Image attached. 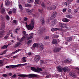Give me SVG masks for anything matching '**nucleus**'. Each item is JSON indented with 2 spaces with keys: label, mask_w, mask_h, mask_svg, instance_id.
I'll return each instance as SVG.
<instances>
[{
  "label": "nucleus",
  "mask_w": 79,
  "mask_h": 79,
  "mask_svg": "<svg viewBox=\"0 0 79 79\" xmlns=\"http://www.w3.org/2000/svg\"><path fill=\"white\" fill-rule=\"evenodd\" d=\"M69 75L72 76L73 77H76V74L72 72H71L69 73Z\"/></svg>",
  "instance_id": "obj_8"
},
{
  "label": "nucleus",
  "mask_w": 79,
  "mask_h": 79,
  "mask_svg": "<svg viewBox=\"0 0 79 79\" xmlns=\"http://www.w3.org/2000/svg\"><path fill=\"white\" fill-rule=\"evenodd\" d=\"M67 1L68 2H72L73 1V0H67Z\"/></svg>",
  "instance_id": "obj_58"
},
{
  "label": "nucleus",
  "mask_w": 79,
  "mask_h": 79,
  "mask_svg": "<svg viewBox=\"0 0 79 79\" xmlns=\"http://www.w3.org/2000/svg\"><path fill=\"white\" fill-rule=\"evenodd\" d=\"M26 36H23V37L20 40H19V42H22L23 40V39H26Z\"/></svg>",
  "instance_id": "obj_30"
},
{
  "label": "nucleus",
  "mask_w": 79,
  "mask_h": 79,
  "mask_svg": "<svg viewBox=\"0 0 79 79\" xmlns=\"http://www.w3.org/2000/svg\"><path fill=\"white\" fill-rule=\"evenodd\" d=\"M65 17L67 18H69V19H71L73 18V16L71 15H65Z\"/></svg>",
  "instance_id": "obj_17"
},
{
  "label": "nucleus",
  "mask_w": 79,
  "mask_h": 79,
  "mask_svg": "<svg viewBox=\"0 0 79 79\" xmlns=\"http://www.w3.org/2000/svg\"><path fill=\"white\" fill-rule=\"evenodd\" d=\"M62 11L63 13H65L66 11V9H64Z\"/></svg>",
  "instance_id": "obj_52"
},
{
  "label": "nucleus",
  "mask_w": 79,
  "mask_h": 79,
  "mask_svg": "<svg viewBox=\"0 0 79 79\" xmlns=\"http://www.w3.org/2000/svg\"><path fill=\"white\" fill-rule=\"evenodd\" d=\"M26 12H27L29 14V15H32V10H30L28 9H27L26 10Z\"/></svg>",
  "instance_id": "obj_14"
},
{
  "label": "nucleus",
  "mask_w": 79,
  "mask_h": 79,
  "mask_svg": "<svg viewBox=\"0 0 79 79\" xmlns=\"http://www.w3.org/2000/svg\"><path fill=\"white\" fill-rule=\"evenodd\" d=\"M23 34L24 35L23 36H26V38L27 37V36L28 35V34H26V31H23Z\"/></svg>",
  "instance_id": "obj_27"
},
{
  "label": "nucleus",
  "mask_w": 79,
  "mask_h": 79,
  "mask_svg": "<svg viewBox=\"0 0 79 79\" xmlns=\"http://www.w3.org/2000/svg\"><path fill=\"white\" fill-rule=\"evenodd\" d=\"M57 69L59 71V72H61L62 71V69L61 67L60 66H59L57 67Z\"/></svg>",
  "instance_id": "obj_21"
},
{
  "label": "nucleus",
  "mask_w": 79,
  "mask_h": 79,
  "mask_svg": "<svg viewBox=\"0 0 79 79\" xmlns=\"http://www.w3.org/2000/svg\"><path fill=\"white\" fill-rule=\"evenodd\" d=\"M39 0H35V4H37V3H38V2H39Z\"/></svg>",
  "instance_id": "obj_53"
},
{
  "label": "nucleus",
  "mask_w": 79,
  "mask_h": 79,
  "mask_svg": "<svg viewBox=\"0 0 79 79\" xmlns=\"http://www.w3.org/2000/svg\"><path fill=\"white\" fill-rule=\"evenodd\" d=\"M32 38V37H31V36H29L27 38V40H30V39H31Z\"/></svg>",
  "instance_id": "obj_43"
},
{
  "label": "nucleus",
  "mask_w": 79,
  "mask_h": 79,
  "mask_svg": "<svg viewBox=\"0 0 79 79\" xmlns=\"http://www.w3.org/2000/svg\"><path fill=\"white\" fill-rule=\"evenodd\" d=\"M25 7H28L29 8H30L31 7V5L30 4H26L25 5Z\"/></svg>",
  "instance_id": "obj_23"
},
{
  "label": "nucleus",
  "mask_w": 79,
  "mask_h": 79,
  "mask_svg": "<svg viewBox=\"0 0 79 79\" xmlns=\"http://www.w3.org/2000/svg\"><path fill=\"white\" fill-rule=\"evenodd\" d=\"M64 63H68L69 62V61L68 60H65L64 61Z\"/></svg>",
  "instance_id": "obj_54"
},
{
  "label": "nucleus",
  "mask_w": 79,
  "mask_h": 79,
  "mask_svg": "<svg viewBox=\"0 0 79 79\" xmlns=\"http://www.w3.org/2000/svg\"><path fill=\"white\" fill-rule=\"evenodd\" d=\"M62 21H63V22H64L65 23H68V22H69V20L66 18H64L63 19Z\"/></svg>",
  "instance_id": "obj_11"
},
{
  "label": "nucleus",
  "mask_w": 79,
  "mask_h": 79,
  "mask_svg": "<svg viewBox=\"0 0 79 79\" xmlns=\"http://www.w3.org/2000/svg\"><path fill=\"white\" fill-rule=\"evenodd\" d=\"M57 40L55 39H53L52 42V44H55L57 43Z\"/></svg>",
  "instance_id": "obj_29"
},
{
  "label": "nucleus",
  "mask_w": 79,
  "mask_h": 79,
  "mask_svg": "<svg viewBox=\"0 0 79 79\" xmlns=\"http://www.w3.org/2000/svg\"><path fill=\"white\" fill-rule=\"evenodd\" d=\"M62 69L65 73L66 72H68L69 71V69L68 68H64Z\"/></svg>",
  "instance_id": "obj_16"
},
{
  "label": "nucleus",
  "mask_w": 79,
  "mask_h": 79,
  "mask_svg": "<svg viewBox=\"0 0 79 79\" xmlns=\"http://www.w3.org/2000/svg\"><path fill=\"white\" fill-rule=\"evenodd\" d=\"M38 46L40 47V50L41 51L44 49V45L42 44V43H40L38 44Z\"/></svg>",
  "instance_id": "obj_5"
},
{
  "label": "nucleus",
  "mask_w": 79,
  "mask_h": 79,
  "mask_svg": "<svg viewBox=\"0 0 79 79\" xmlns=\"http://www.w3.org/2000/svg\"><path fill=\"white\" fill-rule=\"evenodd\" d=\"M29 36L30 37H32V38L34 36V34L33 33H31L29 35Z\"/></svg>",
  "instance_id": "obj_42"
},
{
  "label": "nucleus",
  "mask_w": 79,
  "mask_h": 79,
  "mask_svg": "<svg viewBox=\"0 0 79 79\" xmlns=\"http://www.w3.org/2000/svg\"><path fill=\"white\" fill-rule=\"evenodd\" d=\"M45 64V61L44 60H40V65H42V64Z\"/></svg>",
  "instance_id": "obj_24"
},
{
  "label": "nucleus",
  "mask_w": 79,
  "mask_h": 79,
  "mask_svg": "<svg viewBox=\"0 0 79 79\" xmlns=\"http://www.w3.org/2000/svg\"><path fill=\"white\" fill-rule=\"evenodd\" d=\"M31 42H32V40H30L28 41V42L27 43V44H31Z\"/></svg>",
  "instance_id": "obj_56"
},
{
  "label": "nucleus",
  "mask_w": 79,
  "mask_h": 79,
  "mask_svg": "<svg viewBox=\"0 0 79 79\" xmlns=\"http://www.w3.org/2000/svg\"><path fill=\"white\" fill-rule=\"evenodd\" d=\"M41 5L44 8H45V3L44 2H42V4H41Z\"/></svg>",
  "instance_id": "obj_32"
},
{
  "label": "nucleus",
  "mask_w": 79,
  "mask_h": 79,
  "mask_svg": "<svg viewBox=\"0 0 79 79\" xmlns=\"http://www.w3.org/2000/svg\"><path fill=\"white\" fill-rule=\"evenodd\" d=\"M31 69L32 70V71H35V72H36V73H38V72H39V70H38L37 69H35V68L33 67H31Z\"/></svg>",
  "instance_id": "obj_10"
},
{
  "label": "nucleus",
  "mask_w": 79,
  "mask_h": 79,
  "mask_svg": "<svg viewBox=\"0 0 79 79\" xmlns=\"http://www.w3.org/2000/svg\"><path fill=\"white\" fill-rule=\"evenodd\" d=\"M4 33L5 32L4 31H1V33H0L1 34V36H3V35H4Z\"/></svg>",
  "instance_id": "obj_41"
},
{
  "label": "nucleus",
  "mask_w": 79,
  "mask_h": 79,
  "mask_svg": "<svg viewBox=\"0 0 79 79\" xmlns=\"http://www.w3.org/2000/svg\"><path fill=\"white\" fill-rule=\"evenodd\" d=\"M22 50V49H17V50H16L15 51V53H18V52H19V51H21Z\"/></svg>",
  "instance_id": "obj_33"
},
{
  "label": "nucleus",
  "mask_w": 79,
  "mask_h": 79,
  "mask_svg": "<svg viewBox=\"0 0 79 79\" xmlns=\"http://www.w3.org/2000/svg\"><path fill=\"white\" fill-rule=\"evenodd\" d=\"M49 39V36H45L44 38L45 40H47V39Z\"/></svg>",
  "instance_id": "obj_45"
},
{
  "label": "nucleus",
  "mask_w": 79,
  "mask_h": 79,
  "mask_svg": "<svg viewBox=\"0 0 79 79\" xmlns=\"http://www.w3.org/2000/svg\"><path fill=\"white\" fill-rule=\"evenodd\" d=\"M6 53V51H4L3 52H1L0 54V55H5Z\"/></svg>",
  "instance_id": "obj_38"
},
{
  "label": "nucleus",
  "mask_w": 79,
  "mask_h": 79,
  "mask_svg": "<svg viewBox=\"0 0 79 79\" xmlns=\"http://www.w3.org/2000/svg\"><path fill=\"white\" fill-rule=\"evenodd\" d=\"M65 39L67 42H70L71 41V40H72L73 39L72 38H71V37H66L65 38Z\"/></svg>",
  "instance_id": "obj_12"
},
{
  "label": "nucleus",
  "mask_w": 79,
  "mask_h": 79,
  "mask_svg": "<svg viewBox=\"0 0 79 79\" xmlns=\"http://www.w3.org/2000/svg\"><path fill=\"white\" fill-rule=\"evenodd\" d=\"M18 76L19 77H28L29 78H32L38 77V75L35 74H30L29 75L20 74L18 75Z\"/></svg>",
  "instance_id": "obj_1"
},
{
  "label": "nucleus",
  "mask_w": 79,
  "mask_h": 79,
  "mask_svg": "<svg viewBox=\"0 0 79 79\" xmlns=\"http://www.w3.org/2000/svg\"><path fill=\"white\" fill-rule=\"evenodd\" d=\"M3 24L2 25V26L3 27L2 28H1L2 29H4V27H5V23L3 22Z\"/></svg>",
  "instance_id": "obj_51"
},
{
  "label": "nucleus",
  "mask_w": 79,
  "mask_h": 79,
  "mask_svg": "<svg viewBox=\"0 0 79 79\" xmlns=\"http://www.w3.org/2000/svg\"><path fill=\"white\" fill-rule=\"evenodd\" d=\"M79 10V9H76L74 10V13H77V11Z\"/></svg>",
  "instance_id": "obj_49"
},
{
  "label": "nucleus",
  "mask_w": 79,
  "mask_h": 79,
  "mask_svg": "<svg viewBox=\"0 0 79 79\" xmlns=\"http://www.w3.org/2000/svg\"><path fill=\"white\" fill-rule=\"evenodd\" d=\"M20 31V28H17L15 30V33H17L18 32V31Z\"/></svg>",
  "instance_id": "obj_28"
},
{
  "label": "nucleus",
  "mask_w": 79,
  "mask_h": 79,
  "mask_svg": "<svg viewBox=\"0 0 79 79\" xmlns=\"http://www.w3.org/2000/svg\"><path fill=\"white\" fill-rule=\"evenodd\" d=\"M8 47V46L7 45H5L2 46L1 48V49H5V48H6Z\"/></svg>",
  "instance_id": "obj_22"
},
{
  "label": "nucleus",
  "mask_w": 79,
  "mask_h": 79,
  "mask_svg": "<svg viewBox=\"0 0 79 79\" xmlns=\"http://www.w3.org/2000/svg\"><path fill=\"white\" fill-rule=\"evenodd\" d=\"M0 64L1 66H3V62L2 60H0Z\"/></svg>",
  "instance_id": "obj_39"
},
{
  "label": "nucleus",
  "mask_w": 79,
  "mask_h": 79,
  "mask_svg": "<svg viewBox=\"0 0 79 79\" xmlns=\"http://www.w3.org/2000/svg\"><path fill=\"white\" fill-rule=\"evenodd\" d=\"M8 13L9 15H11L12 13V11L10 10L9 11Z\"/></svg>",
  "instance_id": "obj_55"
},
{
  "label": "nucleus",
  "mask_w": 79,
  "mask_h": 79,
  "mask_svg": "<svg viewBox=\"0 0 79 79\" xmlns=\"http://www.w3.org/2000/svg\"><path fill=\"white\" fill-rule=\"evenodd\" d=\"M68 11L69 13H71V10L70 9H68Z\"/></svg>",
  "instance_id": "obj_47"
},
{
  "label": "nucleus",
  "mask_w": 79,
  "mask_h": 79,
  "mask_svg": "<svg viewBox=\"0 0 79 79\" xmlns=\"http://www.w3.org/2000/svg\"><path fill=\"white\" fill-rule=\"evenodd\" d=\"M60 26L61 28H64V27H66L67 25L66 24L63 23H61L60 24Z\"/></svg>",
  "instance_id": "obj_9"
},
{
  "label": "nucleus",
  "mask_w": 79,
  "mask_h": 79,
  "mask_svg": "<svg viewBox=\"0 0 79 79\" xmlns=\"http://www.w3.org/2000/svg\"><path fill=\"white\" fill-rule=\"evenodd\" d=\"M37 70L38 71L39 70V71H43L42 69H41L40 68H38Z\"/></svg>",
  "instance_id": "obj_46"
},
{
  "label": "nucleus",
  "mask_w": 79,
  "mask_h": 79,
  "mask_svg": "<svg viewBox=\"0 0 79 79\" xmlns=\"http://www.w3.org/2000/svg\"><path fill=\"white\" fill-rule=\"evenodd\" d=\"M49 21H50V19L48 18L47 19L46 22L47 23H49Z\"/></svg>",
  "instance_id": "obj_61"
},
{
  "label": "nucleus",
  "mask_w": 79,
  "mask_h": 79,
  "mask_svg": "<svg viewBox=\"0 0 79 79\" xmlns=\"http://www.w3.org/2000/svg\"><path fill=\"white\" fill-rule=\"evenodd\" d=\"M56 6H52V7H50V10H55V9L56 8Z\"/></svg>",
  "instance_id": "obj_18"
},
{
  "label": "nucleus",
  "mask_w": 79,
  "mask_h": 79,
  "mask_svg": "<svg viewBox=\"0 0 79 79\" xmlns=\"http://www.w3.org/2000/svg\"><path fill=\"white\" fill-rule=\"evenodd\" d=\"M18 47V45L16 44L14 45V48H16V47Z\"/></svg>",
  "instance_id": "obj_59"
},
{
  "label": "nucleus",
  "mask_w": 79,
  "mask_h": 79,
  "mask_svg": "<svg viewBox=\"0 0 79 79\" xmlns=\"http://www.w3.org/2000/svg\"><path fill=\"white\" fill-rule=\"evenodd\" d=\"M38 45V44L37 43H35L33 45V48H35ZM32 47L31 49L32 50L33 47Z\"/></svg>",
  "instance_id": "obj_26"
},
{
  "label": "nucleus",
  "mask_w": 79,
  "mask_h": 79,
  "mask_svg": "<svg viewBox=\"0 0 79 79\" xmlns=\"http://www.w3.org/2000/svg\"><path fill=\"white\" fill-rule=\"evenodd\" d=\"M34 1H33V0H27V2L28 3H32Z\"/></svg>",
  "instance_id": "obj_40"
},
{
  "label": "nucleus",
  "mask_w": 79,
  "mask_h": 79,
  "mask_svg": "<svg viewBox=\"0 0 79 79\" xmlns=\"http://www.w3.org/2000/svg\"><path fill=\"white\" fill-rule=\"evenodd\" d=\"M38 11H39L40 13H43V10L39 9Z\"/></svg>",
  "instance_id": "obj_44"
},
{
  "label": "nucleus",
  "mask_w": 79,
  "mask_h": 79,
  "mask_svg": "<svg viewBox=\"0 0 79 79\" xmlns=\"http://www.w3.org/2000/svg\"><path fill=\"white\" fill-rule=\"evenodd\" d=\"M22 60L23 62L24 63H26L27 60H26V57H24L22 58Z\"/></svg>",
  "instance_id": "obj_19"
},
{
  "label": "nucleus",
  "mask_w": 79,
  "mask_h": 79,
  "mask_svg": "<svg viewBox=\"0 0 79 79\" xmlns=\"http://www.w3.org/2000/svg\"><path fill=\"white\" fill-rule=\"evenodd\" d=\"M32 55V53L31 52H28V55L30 56Z\"/></svg>",
  "instance_id": "obj_62"
},
{
  "label": "nucleus",
  "mask_w": 79,
  "mask_h": 79,
  "mask_svg": "<svg viewBox=\"0 0 79 79\" xmlns=\"http://www.w3.org/2000/svg\"><path fill=\"white\" fill-rule=\"evenodd\" d=\"M27 18H25L24 19V21H27Z\"/></svg>",
  "instance_id": "obj_64"
},
{
  "label": "nucleus",
  "mask_w": 79,
  "mask_h": 79,
  "mask_svg": "<svg viewBox=\"0 0 79 79\" xmlns=\"http://www.w3.org/2000/svg\"><path fill=\"white\" fill-rule=\"evenodd\" d=\"M34 19H32L31 20V22L30 25H27V28L28 30L29 31H31L34 29Z\"/></svg>",
  "instance_id": "obj_2"
},
{
  "label": "nucleus",
  "mask_w": 79,
  "mask_h": 79,
  "mask_svg": "<svg viewBox=\"0 0 79 79\" xmlns=\"http://www.w3.org/2000/svg\"><path fill=\"white\" fill-rule=\"evenodd\" d=\"M10 1L8 0H6L5 2V5L6 6H8L9 5H10Z\"/></svg>",
  "instance_id": "obj_13"
},
{
  "label": "nucleus",
  "mask_w": 79,
  "mask_h": 79,
  "mask_svg": "<svg viewBox=\"0 0 79 79\" xmlns=\"http://www.w3.org/2000/svg\"><path fill=\"white\" fill-rule=\"evenodd\" d=\"M64 5H66V6H69V3L67 2H65L64 3Z\"/></svg>",
  "instance_id": "obj_37"
},
{
  "label": "nucleus",
  "mask_w": 79,
  "mask_h": 79,
  "mask_svg": "<svg viewBox=\"0 0 79 79\" xmlns=\"http://www.w3.org/2000/svg\"><path fill=\"white\" fill-rule=\"evenodd\" d=\"M40 21L42 23V24H45V21L44 20V19L43 17H41L40 19Z\"/></svg>",
  "instance_id": "obj_15"
},
{
  "label": "nucleus",
  "mask_w": 79,
  "mask_h": 79,
  "mask_svg": "<svg viewBox=\"0 0 79 79\" xmlns=\"http://www.w3.org/2000/svg\"><path fill=\"white\" fill-rule=\"evenodd\" d=\"M57 30H59V29L58 28H52V29H51V31L52 32H54V31H57Z\"/></svg>",
  "instance_id": "obj_25"
},
{
  "label": "nucleus",
  "mask_w": 79,
  "mask_h": 79,
  "mask_svg": "<svg viewBox=\"0 0 79 79\" xmlns=\"http://www.w3.org/2000/svg\"><path fill=\"white\" fill-rule=\"evenodd\" d=\"M56 15H57V12L56 11L54 12L51 15V16L50 18V19L52 20V19L56 17Z\"/></svg>",
  "instance_id": "obj_3"
},
{
  "label": "nucleus",
  "mask_w": 79,
  "mask_h": 79,
  "mask_svg": "<svg viewBox=\"0 0 79 79\" xmlns=\"http://www.w3.org/2000/svg\"><path fill=\"white\" fill-rule=\"evenodd\" d=\"M16 74H14V75L12 76V77L13 78H15V77H16Z\"/></svg>",
  "instance_id": "obj_57"
},
{
  "label": "nucleus",
  "mask_w": 79,
  "mask_h": 79,
  "mask_svg": "<svg viewBox=\"0 0 79 79\" xmlns=\"http://www.w3.org/2000/svg\"><path fill=\"white\" fill-rule=\"evenodd\" d=\"M13 23H15V24H16V23H17V22H16V20H13Z\"/></svg>",
  "instance_id": "obj_60"
},
{
  "label": "nucleus",
  "mask_w": 79,
  "mask_h": 79,
  "mask_svg": "<svg viewBox=\"0 0 79 79\" xmlns=\"http://www.w3.org/2000/svg\"><path fill=\"white\" fill-rule=\"evenodd\" d=\"M38 32L39 34H41L42 33H43V31L41 30H40L38 31Z\"/></svg>",
  "instance_id": "obj_34"
},
{
  "label": "nucleus",
  "mask_w": 79,
  "mask_h": 79,
  "mask_svg": "<svg viewBox=\"0 0 79 79\" xmlns=\"http://www.w3.org/2000/svg\"><path fill=\"white\" fill-rule=\"evenodd\" d=\"M40 56L39 55L36 56H35L34 58V60L36 62H37L40 60Z\"/></svg>",
  "instance_id": "obj_6"
},
{
  "label": "nucleus",
  "mask_w": 79,
  "mask_h": 79,
  "mask_svg": "<svg viewBox=\"0 0 79 79\" xmlns=\"http://www.w3.org/2000/svg\"><path fill=\"white\" fill-rule=\"evenodd\" d=\"M6 18L7 21H9V19H10V17L7 15H6Z\"/></svg>",
  "instance_id": "obj_36"
},
{
  "label": "nucleus",
  "mask_w": 79,
  "mask_h": 79,
  "mask_svg": "<svg viewBox=\"0 0 79 79\" xmlns=\"http://www.w3.org/2000/svg\"><path fill=\"white\" fill-rule=\"evenodd\" d=\"M13 12V13H16V8H14L12 10Z\"/></svg>",
  "instance_id": "obj_35"
},
{
  "label": "nucleus",
  "mask_w": 79,
  "mask_h": 79,
  "mask_svg": "<svg viewBox=\"0 0 79 79\" xmlns=\"http://www.w3.org/2000/svg\"><path fill=\"white\" fill-rule=\"evenodd\" d=\"M8 75H9V76H12V73H9L8 74Z\"/></svg>",
  "instance_id": "obj_63"
},
{
  "label": "nucleus",
  "mask_w": 79,
  "mask_h": 79,
  "mask_svg": "<svg viewBox=\"0 0 79 79\" xmlns=\"http://www.w3.org/2000/svg\"><path fill=\"white\" fill-rule=\"evenodd\" d=\"M21 66H24L23 64H18L15 65H11V68H18V67H21Z\"/></svg>",
  "instance_id": "obj_4"
},
{
  "label": "nucleus",
  "mask_w": 79,
  "mask_h": 79,
  "mask_svg": "<svg viewBox=\"0 0 79 79\" xmlns=\"http://www.w3.org/2000/svg\"><path fill=\"white\" fill-rule=\"evenodd\" d=\"M61 50V48H55L53 50V52L54 53H58Z\"/></svg>",
  "instance_id": "obj_7"
},
{
  "label": "nucleus",
  "mask_w": 79,
  "mask_h": 79,
  "mask_svg": "<svg viewBox=\"0 0 79 79\" xmlns=\"http://www.w3.org/2000/svg\"><path fill=\"white\" fill-rule=\"evenodd\" d=\"M19 8L20 9V10H23V6L21 4H19Z\"/></svg>",
  "instance_id": "obj_31"
},
{
  "label": "nucleus",
  "mask_w": 79,
  "mask_h": 79,
  "mask_svg": "<svg viewBox=\"0 0 79 79\" xmlns=\"http://www.w3.org/2000/svg\"><path fill=\"white\" fill-rule=\"evenodd\" d=\"M2 76H3V77H7V75L6 74H3L2 75Z\"/></svg>",
  "instance_id": "obj_48"
},
{
  "label": "nucleus",
  "mask_w": 79,
  "mask_h": 79,
  "mask_svg": "<svg viewBox=\"0 0 79 79\" xmlns=\"http://www.w3.org/2000/svg\"><path fill=\"white\" fill-rule=\"evenodd\" d=\"M8 38V36L6 35L4 37V39H7Z\"/></svg>",
  "instance_id": "obj_50"
},
{
  "label": "nucleus",
  "mask_w": 79,
  "mask_h": 79,
  "mask_svg": "<svg viewBox=\"0 0 79 79\" xmlns=\"http://www.w3.org/2000/svg\"><path fill=\"white\" fill-rule=\"evenodd\" d=\"M1 13H5V11H6V9L4 8H2L1 9Z\"/></svg>",
  "instance_id": "obj_20"
}]
</instances>
